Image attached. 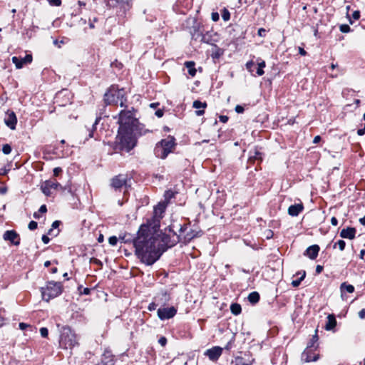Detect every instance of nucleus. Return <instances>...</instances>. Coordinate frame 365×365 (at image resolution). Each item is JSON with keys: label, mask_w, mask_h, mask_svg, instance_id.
Wrapping results in <instances>:
<instances>
[{"label": "nucleus", "mask_w": 365, "mask_h": 365, "mask_svg": "<svg viewBox=\"0 0 365 365\" xmlns=\"http://www.w3.org/2000/svg\"><path fill=\"white\" fill-rule=\"evenodd\" d=\"M150 225H142L133 241L135 255L146 265L153 264L165 250L159 238L151 231Z\"/></svg>", "instance_id": "obj_1"}, {"label": "nucleus", "mask_w": 365, "mask_h": 365, "mask_svg": "<svg viewBox=\"0 0 365 365\" xmlns=\"http://www.w3.org/2000/svg\"><path fill=\"white\" fill-rule=\"evenodd\" d=\"M119 128L116 140L120 150L130 152L135 146V139L133 137V128L138 120L133 111L122 110L119 113Z\"/></svg>", "instance_id": "obj_2"}, {"label": "nucleus", "mask_w": 365, "mask_h": 365, "mask_svg": "<svg viewBox=\"0 0 365 365\" xmlns=\"http://www.w3.org/2000/svg\"><path fill=\"white\" fill-rule=\"evenodd\" d=\"M175 145V138L169 135L156 144L154 150L155 155L158 158L165 159L170 153L173 152Z\"/></svg>", "instance_id": "obj_3"}, {"label": "nucleus", "mask_w": 365, "mask_h": 365, "mask_svg": "<svg viewBox=\"0 0 365 365\" xmlns=\"http://www.w3.org/2000/svg\"><path fill=\"white\" fill-rule=\"evenodd\" d=\"M104 101L107 105L120 104V107H126V98L124 91L112 86L104 95Z\"/></svg>", "instance_id": "obj_4"}, {"label": "nucleus", "mask_w": 365, "mask_h": 365, "mask_svg": "<svg viewBox=\"0 0 365 365\" xmlns=\"http://www.w3.org/2000/svg\"><path fill=\"white\" fill-rule=\"evenodd\" d=\"M63 291V286L61 282H48L45 287L41 288L43 300L49 302L59 296Z\"/></svg>", "instance_id": "obj_5"}, {"label": "nucleus", "mask_w": 365, "mask_h": 365, "mask_svg": "<svg viewBox=\"0 0 365 365\" xmlns=\"http://www.w3.org/2000/svg\"><path fill=\"white\" fill-rule=\"evenodd\" d=\"M60 346L63 349H71L78 344L77 337L76 334L68 327H64L61 331Z\"/></svg>", "instance_id": "obj_6"}, {"label": "nucleus", "mask_w": 365, "mask_h": 365, "mask_svg": "<svg viewBox=\"0 0 365 365\" xmlns=\"http://www.w3.org/2000/svg\"><path fill=\"white\" fill-rule=\"evenodd\" d=\"M167 202H160L153 209V220L154 221V227L157 226L160 220L163 217L164 212L167 207Z\"/></svg>", "instance_id": "obj_7"}, {"label": "nucleus", "mask_w": 365, "mask_h": 365, "mask_svg": "<svg viewBox=\"0 0 365 365\" xmlns=\"http://www.w3.org/2000/svg\"><path fill=\"white\" fill-rule=\"evenodd\" d=\"M160 307L158 309V317L160 320L170 319L175 316L177 314V309L175 307Z\"/></svg>", "instance_id": "obj_8"}, {"label": "nucleus", "mask_w": 365, "mask_h": 365, "mask_svg": "<svg viewBox=\"0 0 365 365\" xmlns=\"http://www.w3.org/2000/svg\"><path fill=\"white\" fill-rule=\"evenodd\" d=\"M127 180V175L123 174H119L111 178L110 186L115 190H120L123 186L126 185Z\"/></svg>", "instance_id": "obj_9"}, {"label": "nucleus", "mask_w": 365, "mask_h": 365, "mask_svg": "<svg viewBox=\"0 0 365 365\" xmlns=\"http://www.w3.org/2000/svg\"><path fill=\"white\" fill-rule=\"evenodd\" d=\"M57 190L60 189L63 190L64 188L61 186L60 183L56 181L53 180H47L45 182L44 185L42 186V192L46 195L49 196L51 194V190Z\"/></svg>", "instance_id": "obj_10"}, {"label": "nucleus", "mask_w": 365, "mask_h": 365, "mask_svg": "<svg viewBox=\"0 0 365 365\" xmlns=\"http://www.w3.org/2000/svg\"><path fill=\"white\" fill-rule=\"evenodd\" d=\"M315 349L307 347L302 354V360L304 362L316 361L319 359V354H315Z\"/></svg>", "instance_id": "obj_11"}, {"label": "nucleus", "mask_w": 365, "mask_h": 365, "mask_svg": "<svg viewBox=\"0 0 365 365\" xmlns=\"http://www.w3.org/2000/svg\"><path fill=\"white\" fill-rule=\"evenodd\" d=\"M255 359L249 354L244 356H237L232 360V364L234 365H252Z\"/></svg>", "instance_id": "obj_12"}, {"label": "nucleus", "mask_w": 365, "mask_h": 365, "mask_svg": "<svg viewBox=\"0 0 365 365\" xmlns=\"http://www.w3.org/2000/svg\"><path fill=\"white\" fill-rule=\"evenodd\" d=\"M222 354V348L220 346H213L211 349L206 350L205 355L212 361H216Z\"/></svg>", "instance_id": "obj_13"}, {"label": "nucleus", "mask_w": 365, "mask_h": 365, "mask_svg": "<svg viewBox=\"0 0 365 365\" xmlns=\"http://www.w3.org/2000/svg\"><path fill=\"white\" fill-rule=\"evenodd\" d=\"M3 238L5 241H9L14 245L20 244V237L19 234L14 230H7L4 233Z\"/></svg>", "instance_id": "obj_14"}, {"label": "nucleus", "mask_w": 365, "mask_h": 365, "mask_svg": "<svg viewBox=\"0 0 365 365\" xmlns=\"http://www.w3.org/2000/svg\"><path fill=\"white\" fill-rule=\"evenodd\" d=\"M32 56L31 54H26L24 58H19L17 56L12 57V62L15 64L17 69L23 68L25 64L30 63L32 61Z\"/></svg>", "instance_id": "obj_15"}, {"label": "nucleus", "mask_w": 365, "mask_h": 365, "mask_svg": "<svg viewBox=\"0 0 365 365\" xmlns=\"http://www.w3.org/2000/svg\"><path fill=\"white\" fill-rule=\"evenodd\" d=\"M154 299L160 306H165L170 300V296L166 290H161L156 294Z\"/></svg>", "instance_id": "obj_16"}, {"label": "nucleus", "mask_w": 365, "mask_h": 365, "mask_svg": "<svg viewBox=\"0 0 365 365\" xmlns=\"http://www.w3.org/2000/svg\"><path fill=\"white\" fill-rule=\"evenodd\" d=\"M5 124L11 130L16 128L17 118L16 114L13 111H8L4 118Z\"/></svg>", "instance_id": "obj_17"}, {"label": "nucleus", "mask_w": 365, "mask_h": 365, "mask_svg": "<svg viewBox=\"0 0 365 365\" xmlns=\"http://www.w3.org/2000/svg\"><path fill=\"white\" fill-rule=\"evenodd\" d=\"M319 247L317 245L309 246L305 251L304 255L309 257L311 259H314L319 253Z\"/></svg>", "instance_id": "obj_18"}, {"label": "nucleus", "mask_w": 365, "mask_h": 365, "mask_svg": "<svg viewBox=\"0 0 365 365\" xmlns=\"http://www.w3.org/2000/svg\"><path fill=\"white\" fill-rule=\"evenodd\" d=\"M356 230L354 227H347L343 229L340 232V236L342 238H346L349 240H353L355 237Z\"/></svg>", "instance_id": "obj_19"}, {"label": "nucleus", "mask_w": 365, "mask_h": 365, "mask_svg": "<svg viewBox=\"0 0 365 365\" xmlns=\"http://www.w3.org/2000/svg\"><path fill=\"white\" fill-rule=\"evenodd\" d=\"M133 128L134 129H133V137L135 139V142L137 141L138 135H145L148 132V130L144 129L143 125L140 124L138 121V123H136V124L135 125Z\"/></svg>", "instance_id": "obj_20"}, {"label": "nucleus", "mask_w": 365, "mask_h": 365, "mask_svg": "<svg viewBox=\"0 0 365 365\" xmlns=\"http://www.w3.org/2000/svg\"><path fill=\"white\" fill-rule=\"evenodd\" d=\"M192 106L193 108L198 109L196 110V115L200 116L204 114V109L207 107V103L197 100L193 102Z\"/></svg>", "instance_id": "obj_21"}, {"label": "nucleus", "mask_w": 365, "mask_h": 365, "mask_svg": "<svg viewBox=\"0 0 365 365\" xmlns=\"http://www.w3.org/2000/svg\"><path fill=\"white\" fill-rule=\"evenodd\" d=\"M303 205L302 204H295L289 206L288 213L289 215L295 217L297 216L302 210Z\"/></svg>", "instance_id": "obj_22"}, {"label": "nucleus", "mask_w": 365, "mask_h": 365, "mask_svg": "<svg viewBox=\"0 0 365 365\" xmlns=\"http://www.w3.org/2000/svg\"><path fill=\"white\" fill-rule=\"evenodd\" d=\"M341 297L344 299L346 292L353 293L354 292V287L351 284H349L346 282H343L340 286Z\"/></svg>", "instance_id": "obj_23"}, {"label": "nucleus", "mask_w": 365, "mask_h": 365, "mask_svg": "<svg viewBox=\"0 0 365 365\" xmlns=\"http://www.w3.org/2000/svg\"><path fill=\"white\" fill-rule=\"evenodd\" d=\"M336 320L334 315L329 314L327 317V322L325 325V329L327 330H331L332 329H334L336 327Z\"/></svg>", "instance_id": "obj_24"}, {"label": "nucleus", "mask_w": 365, "mask_h": 365, "mask_svg": "<svg viewBox=\"0 0 365 365\" xmlns=\"http://www.w3.org/2000/svg\"><path fill=\"white\" fill-rule=\"evenodd\" d=\"M185 66L188 69V73L191 76H195L196 74V69L195 68V63L193 61H187L185 63Z\"/></svg>", "instance_id": "obj_25"}, {"label": "nucleus", "mask_w": 365, "mask_h": 365, "mask_svg": "<svg viewBox=\"0 0 365 365\" xmlns=\"http://www.w3.org/2000/svg\"><path fill=\"white\" fill-rule=\"evenodd\" d=\"M247 299L251 304H256L259 300V294L257 292H252L248 295Z\"/></svg>", "instance_id": "obj_26"}, {"label": "nucleus", "mask_w": 365, "mask_h": 365, "mask_svg": "<svg viewBox=\"0 0 365 365\" xmlns=\"http://www.w3.org/2000/svg\"><path fill=\"white\" fill-rule=\"evenodd\" d=\"M317 341H318V336H317V330L315 331V334L312 336L310 341L309 342L307 347H310L311 349L317 350Z\"/></svg>", "instance_id": "obj_27"}, {"label": "nucleus", "mask_w": 365, "mask_h": 365, "mask_svg": "<svg viewBox=\"0 0 365 365\" xmlns=\"http://www.w3.org/2000/svg\"><path fill=\"white\" fill-rule=\"evenodd\" d=\"M230 311L235 315H238L242 312V307L240 304L237 303H233L230 305Z\"/></svg>", "instance_id": "obj_28"}, {"label": "nucleus", "mask_w": 365, "mask_h": 365, "mask_svg": "<svg viewBox=\"0 0 365 365\" xmlns=\"http://www.w3.org/2000/svg\"><path fill=\"white\" fill-rule=\"evenodd\" d=\"M98 365H115L113 358L110 356H104L101 362Z\"/></svg>", "instance_id": "obj_29"}, {"label": "nucleus", "mask_w": 365, "mask_h": 365, "mask_svg": "<svg viewBox=\"0 0 365 365\" xmlns=\"http://www.w3.org/2000/svg\"><path fill=\"white\" fill-rule=\"evenodd\" d=\"M299 274H302V277H300L298 279L293 280L292 282V285L294 287H297L300 285L302 281L306 277V272L305 271H301L299 272Z\"/></svg>", "instance_id": "obj_30"}, {"label": "nucleus", "mask_w": 365, "mask_h": 365, "mask_svg": "<svg viewBox=\"0 0 365 365\" xmlns=\"http://www.w3.org/2000/svg\"><path fill=\"white\" fill-rule=\"evenodd\" d=\"M197 236V232H195L194 230H191L190 232H187L186 235L184 237V241L185 242H190L193 238L196 237Z\"/></svg>", "instance_id": "obj_31"}, {"label": "nucleus", "mask_w": 365, "mask_h": 365, "mask_svg": "<svg viewBox=\"0 0 365 365\" xmlns=\"http://www.w3.org/2000/svg\"><path fill=\"white\" fill-rule=\"evenodd\" d=\"M175 193L172 190H167L164 194L165 202L168 204L169 201L175 197Z\"/></svg>", "instance_id": "obj_32"}, {"label": "nucleus", "mask_w": 365, "mask_h": 365, "mask_svg": "<svg viewBox=\"0 0 365 365\" xmlns=\"http://www.w3.org/2000/svg\"><path fill=\"white\" fill-rule=\"evenodd\" d=\"M257 66H258V68L257 70V76H262L264 73L263 68L266 66L265 62L264 61H262L261 62L258 63Z\"/></svg>", "instance_id": "obj_33"}, {"label": "nucleus", "mask_w": 365, "mask_h": 365, "mask_svg": "<svg viewBox=\"0 0 365 365\" xmlns=\"http://www.w3.org/2000/svg\"><path fill=\"white\" fill-rule=\"evenodd\" d=\"M222 18L225 21H227L230 19V13L226 8L222 11Z\"/></svg>", "instance_id": "obj_34"}, {"label": "nucleus", "mask_w": 365, "mask_h": 365, "mask_svg": "<svg viewBox=\"0 0 365 365\" xmlns=\"http://www.w3.org/2000/svg\"><path fill=\"white\" fill-rule=\"evenodd\" d=\"M100 119H101V118H97L96 119L95 123L92 125V130H89V134H88L89 138H93V131L96 130V125L98 123Z\"/></svg>", "instance_id": "obj_35"}, {"label": "nucleus", "mask_w": 365, "mask_h": 365, "mask_svg": "<svg viewBox=\"0 0 365 365\" xmlns=\"http://www.w3.org/2000/svg\"><path fill=\"white\" fill-rule=\"evenodd\" d=\"M336 245H338V247H339V250L341 251H343L344 250V248H345L346 243H345V242L344 240H339V241H337L335 243L334 247H335Z\"/></svg>", "instance_id": "obj_36"}, {"label": "nucleus", "mask_w": 365, "mask_h": 365, "mask_svg": "<svg viewBox=\"0 0 365 365\" xmlns=\"http://www.w3.org/2000/svg\"><path fill=\"white\" fill-rule=\"evenodd\" d=\"M2 151L5 155H8L11 152V147L9 144L3 145Z\"/></svg>", "instance_id": "obj_37"}, {"label": "nucleus", "mask_w": 365, "mask_h": 365, "mask_svg": "<svg viewBox=\"0 0 365 365\" xmlns=\"http://www.w3.org/2000/svg\"><path fill=\"white\" fill-rule=\"evenodd\" d=\"M339 29L342 33H348L351 30L350 26L347 24H341Z\"/></svg>", "instance_id": "obj_38"}, {"label": "nucleus", "mask_w": 365, "mask_h": 365, "mask_svg": "<svg viewBox=\"0 0 365 365\" xmlns=\"http://www.w3.org/2000/svg\"><path fill=\"white\" fill-rule=\"evenodd\" d=\"M108 242L110 245L115 246L118 242V239L115 236L110 237L108 239Z\"/></svg>", "instance_id": "obj_39"}, {"label": "nucleus", "mask_w": 365, "mask_h": 365, "mask_svg": "<svg viewBox=\"0 0 365 365\" xmlns=\"http://www.w3.org/2000/svg\"><path fill=\"white\" fill-rule=\"evenodd\" d=\"M40 333L42 337H47L48 334V329L46 327H42L40 329Z\"/></svg>", "instance_id": "obj_40"}, {"label": "nucleus", "mask_w": 365, "mask_h": 365, "mask_svg": "<svg viewBox=\"0 0 365 365\" xmlns=\"http://www.w3.org/2000/svg\"><path fill=\"white\" fill-rule=\"evenodd\" d=\"M37 226H38V224L35 221H31L29 223V225H28V227L29 230H34L35 229L37 228Z\"/></svg>", "instance_id": "obj_41"}, {"label": "nucleus", "mask_w": 365, "mask_h": 365, "mask_svg": "<svg viewBox=\"0 0 365 365\" xmlns=\"http://www.w3.org/2000/svg\"><path fill=\"white\" fill-rule=\"evenodd\" d=\"M158 306H160L159 304H158V302H156L155 301L150 303L149 305H148V310L150 311H153L156 309V307Z\"/></svg>", "instance_id": "obj_42"}, {"label": "nucleus", "mask_w": 365, "mask_h": 365, "mask_svg": "<svg viewBox=\"0 0 365 365\" xmlns=\"http://www.w3.org/2000/svg\"><path fill=\"white\" fill-rule=\"evenodd\" d=\"M51 5L59 6L61 5V0H49Z\"/></svg>", "instance_id": "obj_43"}, {"label": "nucleus", "mask_w": 365, "mask_h": 365, "mask_svg": "<svg viewBox=\"0 0 365 365\" xmlns=\"http://www.w3.org/2000/svg\"><path fill=\"white\" fill-rule=\"evenodd\" d=\"M158 343L162 346H165L167 344V339L165 336H161L159 340Z\"/></svg>", "instance_id": "obj_44"}, {"label": "nucleus", "mask_w": 365, "mask_h": 365, "mask_svg": "<svg viewBox=\"0 0 365 365\" xmlns=\"http://www.w3.org/2000/svg\"><path fill=\"white\" fill-rule=\"evenodd\" d=\"M60 225V222L56 220V221H54L53 223H52V228H57ZM53 229H50L49 231H48V235H51V232H52Z\"/></svg>", "instance_id": "obj_45"}, {"label": "nucleus", "mask_w": 365, "mask_h": 365, "mask_svg": "<svg viewBox=\"0 0 365 365\" xmlns=\"http://www.w3.org/2000/svg\"><path fill=\"white\" fill-rule=\"evenodd\" d=\"M255 66V63L253 61H249L246 63V68L248 71L250 72L252 71V67Z\"/></svg>", "instance_id": "obj_46"}, {"label": "nucleus", "mask_w": 365, "mask_h": 365, "mask_svg": "<svg viewBox=\"0 0 365 365\" xmlns=\"http://www.w3.org/2000/svg\"><path fill=\"white\" fill-rule=\"evenodd\" d=\"M235 110L237 113H242L245 110L244 108L240 106V105H237L236 106L235 108Z\"/></svg>", "instance_id": "obj_47"}, {"label": "nucleus", "mask_w": 365, "mask_h": 365, "mask_svg": "<svg viewBox=\"0 0 365 365\" xmlns=\"http://www.w3.org/2000/svg\"><path fill=\"white\" fill-rule=\"evenodd\" d=\"M220 19L219 14L217 12L212 13V20L213 21H217Z\"/></svg>", "instance_id": "obj_48"}, {"label": "nucleus", "mask_w": 365, "mask_h": 365, "mask_svg": "<svg viewBox=\"0 0 365 365\" xmlns=\"http://www.w3.org/2000/svg\"><path fill=\"white\" fill-rule=\"evenodd\" d=\"M62 172V169L59 167H56L53 169V175L58 176Z\"/></svg>", "instance_id": "obj_49"}, {"label": "nucleus", "mask_w": 365, "mask_h": 365, "mask_svg": "<svg viewBox=\"0 0 365 365\" xmlns=\"http://www.w3.org/2000/svg\"><path fill=\"white\" fill-rule=\"evenodd\" d=\"M352 17L355 19V20H357L359 19L360 17V13L359 11H354V13L352 14Z\"/></svg>", "instance_id": "obj_50"}, {"label": "nucleus", "mask_w": 365, "mask_h": 365, "mask_svg": "<svg viewBox=\"0 0 365 365\" xmlns=\"http://www.w3.org/2000/svg\"><path fill=\"white\" fill-rule=\"evenodd\" d=\"M220 118V121L222 122V123H227V120H228V117L227 115H220L219 117Z\"/></svg>", "instance_id": "obj_51"}, {"label": "nucleus", "mask_w": 365, "mask_h": 365, "mask_svg": "<svg viewBox=\"0 0 365 365\" xmlns=\"http://www.w3.org/2000/svg\"><path fill=\"white\" fill-rule=\"evenodd\" d=\"M42 241L44 244H48L50 241V238L47 235L42 236Z\"/></svg>", "instance_id": "obj_52"}, {"label": "nucleus", "mask_w": 365, "mask_h": 365, "mask_svg": "<svg viewBox=\"0 0 365 365\" xmlns=\"http://www.w3.org/2000/svg\"><path fill=\"white\" fill-rule=\"evenodd\" d=\"M359 317L361 319H365V309H362L359 312Z\"/></svg>", "instance_id": "obj_53"}, {"label": "nucleus", "mask_w": 365, "mask_h": 365, "mask_svg": "<svg viewBox=\"0 0 365 365\" xmlns=\"http://www.w3.org/2000/svg\"><path fill=\"white\" fill-rule=\"evenodd\" d=\"M265 33L266 30L264 29L261 28L258 30V35L260 36H264L265 35Z\"/></svg>", "instance_id": "obj_54"}, {"label": "nucleus", "mask_w": 365, "mask_h": 365, "mask_svg": "<svg viewBox=\"0 0 365 365\" xmlns=\"http://www.w3.org/2000/svg\"><path fill=\"white\" fill-rule=\"evenodd\" d=\"M163 113H163V110L159 109V110H156V112H155V115H156L157 117H158V118H161V117L163 115Z\"/></svg>", "instance_id": "obj_55"}, {"label": "nucleus", "mask_w": 365, "mask_h": 365, "mask_svg": "<svg viewBox=\"0 0 365 365\" xmlns=\"http://www.w3.org/2000/svg\"><path fill=\"white\" fill-rule=\"evenodd\" d=\"M331 223L334 226H336L338 225V220L335 217H332L331 219Z\"/></svg>", "instance_id": "obj_56"}, {"label": "nucleus", "mask_w": 365, "mask_h": 365, "mask_svg": "<svg viewBox=\"0 0 365 365\" xmlns=\"http://www.w3.org/2000/svg\"><path fill=\"white\" fill-rule=\"evenodd\" d=\"M299 53L302 56H306L307 51L302 47H299Z\"/></svg>", "instance_id": "obj_57"}, {"label": "nucleus", "mask_w": 365, "mask_h": 365, "mask_svg": "<svg viewBox=\"0 0 365 365\" xmlns=\"http://www.w3.org/2000/svg\"><path fill=\"white\" fill-rule=\"evenodd\" d=\"M19 327L20 329L24 330L26 327H29V325L25 323L21 322V323H19Z\"/></svg>", "instance_id": "obj_58"}, {"label": "nucleus", "mask_w": 365, "mask_h": 365, "mask_svg": "<svg viewBox=\"0 0 365 365\" xmlns=\"http://www.w3.org/2000/svg\"><path fill=\"white\" fill-rule=\"evenodd\" d=\"M323 270V267L322 265H317L316 267V272L317 274H320Z\"/></svg>", "instance_id": "obj_59"}, {"label": "nucleus", "mask_w": 365, "mask_h": 365, "mask_svg": "<svg viewBox=\"0 0 365 365\" xmlns=\"http://www.w3.org/2000/svg\"><path fill=\"white\" fill-rule=\"evenodd\" d=\"M47 211V208H46V206L45 205H43L40 207L39 208V212H42V213H44Z\"/></svg>", "instance_id": "obj_60"}, {"label": "nucleus", "mask_w": 365, "mask_h": 365, "mask_svg": "<svg viewBox=\"0 0 365 365\" xmlns=\"http://www.w3.org/2000/svg\"><path fill=\"white\" fill-rule=\"evenodd\" d=\"M364 133H365V127H364V128H361V129H359V130H357V134H358L359 135H361H361H364Z\"/></svg>", "instance_id": "obj_61"}, {"label": "nucleus", "mask_w": 365, "mask_h": 365, "mask_svg": "<svg viewBox=\"0 0 365 365\" xmlns=\"http://www.w3.org/2000/svg\"><path fill=\"white\" fill-rule=\"evenodd\" d=\"M321 140V137L319 135H317L314 138L313 143L316 144L319 143Z\"/></svg>", "instance_id": "obj_62"}, {"label": "nucleus", "mask_w": 365, "mask_h": 365, "mask_svg": "<svg viewBox=\"0 0 365 365\" xmlns=\"http://www.w3.org/2000/svg\"><path fill=\"white\" fill-rule=\"evenodd\" d=\"M8 173V170H6V168H1L0 169V175H6Z\"/></svg>", "instance_id": "obj_63"}, {"label": "nucleus", "mask_w": 365, "mask_h": 365, "mask_svg": "<svg viewBox=\"0 0 365 365\" xmlns=\"http://www.w3.org/2000/svg\"><path fill=\"white\" fill-rule=\"evenodd\" d=\"M187 226L185 225L183 226H180V228L179 230L180 233L184 232L187 230Z\"/></svg>", "instance_id": "obj_64"}]
</instances>
